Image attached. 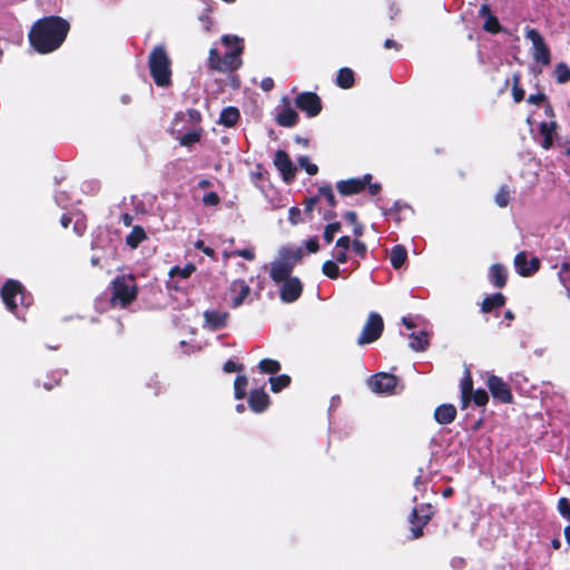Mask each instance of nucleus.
Instances as JSON below:
<instances>
[{
    "label": "nucleus",
    "instance_id": "7ed1b4c3",
    "mask_svg": "<svg viewBox=\"0 0 570 570\" xmlns=\"http://www.w3.org/2000/svg\"><path fill=\"white\" fill-rule=\"evenodd\" d=\"M150 76L158 87L171 85V60L163 45L154 47L148 58Z\"/></svg>",
    "mask_w": 570,
    "mask_h": 570
},
{
    "label": "nucleus",
    "instance_id": "ddd939ff",
    "mask_svg": "<svg viewBox=\"0 0 570 570\" xmlns=\"http://www.w3.org/2000/svg\"><path fill=\"white\" fill-rule=\"evenodd\" d=\"M274 165L285 183L289 184L295 179L297 169L285 150L279 149L275 153Z\"/></svg>",
    "mask_w": 570,
    "mask_h": 570
},
{
    "label": "nucleus",
    "instance_id": "e2e57ef3",
    "mask_svg": "<svg viewBox=\"0 0 570 570\" xmlns=\"http://www.w3.org/2000/svg\"><path fill=\"white\" fill-rule=\"evenodd\" d=\"M195 246H196V248L200 249L206 256H208V257L215 256V250L212 247L206 246L203 240H198L195 244Z\"/></svg>",
    "mask_w": 570,
    "mask_h": 570
},
{
    "label": "nucleus",
    "instance_id": "7c9ffc66",
    "mask_svg": "<svg viewBox=\"0 0 570 570\" xmlns=\"http://www.w3.org/2000/svg\"><path fill=\"white\" fill-rule=\"evenodd\" d=\"M145 239H147V234L145 229L136 225L132 227L131 232L126 237V244L130 248H137Z\"/></svg>",
    "mask_w": 570,
    "mask_h": 570
},
{
    "label": "nucleus",
    "instance_id": "e433bc0d",
    "mask_svg": "<svg viewBox=\"0 0 570 570\" xmlns=\"http://www.w3.org/2000/svg\"><path fill=\"white\" fill-rule=\"evenodd\" d=\"M248 380L245 375H237L234 381V396L236 400H243L246 396Z\"/></svg>",
    "mask_w": 570,
    "mask_h": 570
},
{
    "label": "nucleus",
    "instance_id": "20e7f679",
    "mask_svg": "<svg viewBox=\"0 0 570 570\" xmlns=\"http://www.w3.org/2000/svg\"><path fill=\"white\" fill-rule=\"evenodd\" d=\"M110 304L116 307L126 308L136 301L138 287L136 278L131 274L116 276L110 284Z\"/></svg>",
    "mask_w": 570,
    "mask_h": 570
},
{
    "label": "nucleus",
    "instance_id": "cd10ccee",
    "mask_svg": "<svg viewBox=\"0 0 570 570\" xmlns=\"http://www.w3.org/2000/svg\"><path fill=\"white\" fill-rule=\"evenodd\" d=\"M298 114L291 107H285L276 117V122L282 127H294L298 122Z\"/></svg>",
    "mask_w": 570,
    "mask_h": 570
},
{
    "label": "nucleus",
    "instance_id": "c85d7f7f",
    "mask_svg": "<svg viewBox=\"0 0 570 570\" xmlns=\"http://www.w3.org/2000/svg\"><path fill=\"white\" fill-rule=\"evenodd\" d=\"M407 259V250L403 245H395L390 253V263L394 269H400Z\"/></svg>",
    "mask_w": 570,
    "mask_h": 570
},
{
    "label": "nucleus",
    "instance_id": "0e129e2a",
    "mask_svg": "<svg viewBox=\"0 0 570 570\" xmlns=\"http://www.w3.org/2000/svg\"><path fill=\"white\" fill-rule=\"evenodd\" d=\"M301 209L297 208V207H292L289 209V220L292 224H298L302 219H301Z\"/></svg>",
    "mask_w": 570,
    "mask_h": 570
},
{
    "label": "nucleus",
    "instance_id": "473e14b6",
    "mask_svg": "<svg viewBox=\"0 0 570 570\" xmlns=\"http://www.w3.org/2000/svg\"><path fill=\"white\" fill-rule=\"evenodd\" d=\"M292 379L287 374H281L269 379L271 390L273 393H279L282 390L289 386Z\"/></svg>",
    "mask_w": 570,
    "mask_h": 570
},
{
    "label": "nucleus",
    "instance_id": "49530a36",
    "mask_svg": "<svg viewBox=\"0 0 570 570\" xmlns=\"http://www.w3.org/2000/svg\"><path fill=\"white\" fill-rule=\"evenodd\" d=\"M298 165L306 170V173L311 176H314L318 173L317 165L311 163L309 158L306 156H302L297 159Z\"/></svg>",
    "mask_w": 570,
    "mask_h": 570
},
{
    "label": "nucleus",
    "instance_id": "2f4dec72",
    "mask_svg": "<svg viewBox=\"0 0 570 570\" xmlns=\"http://www.w3.org/2000/svg\"><path fill=\"white\" fill-rule=\"evenodd\" d=\"M410 347L416 352H423L429 346L428 333L420 331L410 335Z\"/></svg>",
    "mask_w": 570,
    "mask_h": 570
},
{
    "label": "nucleus",
    "instance_id": "a18cd8bd",
    "mask_svg": "<svg viewBox=\"0 0 570 570\" xmlns=\"http://www.w3.org/2000/svg\"><path fill=\"white\" fill-rule=\"evenodd\" d=\"M225 257H243L247 261L255 259V252L253 248L235 249L230 253H224Z\"/></svg>",
    "mask_w": 570,
    "mask_h": 570
},
{
    "label": "nucleus",
    "instance_id": "c756f323",
    "mask_svg": "<svg viewBox=\"0 0 570 570\" xmlns=\"http://www.w3.org/2000/svg\"><path fill=\"white\" fill-rule=\"evenodd\" d=\"M354 71L351 68L343 67L337 71L336 85L342 89H350L354 86Z\"/></svg>",
    "mask_w": 570,
    "mask_h": 570
},
{
    "label": "nucleus",
    "instance_id": "423d86ee",
    "mask_svg": "<svg viewBox=\"0 0 570 570\" xmlns=\"http://www.w3.org/2000/svg\"><path fill=\"white\" fill-rule=\"evenodd\" d=\"M384 331L382 316L376 312H371L357 338L358 345L371 344L377 341Z\"/></svg>",
    "mask_w": 570,
    "mask_h": 570
},
{
    "label": "nucleus",
    "instance_id": "13d9d810",
    "mask_svg": "<svg viewBox=\"0 0 570 570\" xmlns=\"http://www.w3.org/2000/svg\"><path fill=\"white\" fill-rule=\"evenodd\" d=\"M305 247L306 249L309 252V253H317L320 250V244H318V239L316 236L312 237V238H308L306 242H305Z\"/></svg>",
    "mask_w": 570,
    "mask_h": 570
},
{
    "label": "nucleus",
    "instance_id": "5701e85b",
    "mask_svg": "<svg viewBox=\"0 0 570 570\" xmlns=\"http://www.w3.org/2000/svg\"><path fill=\"white\" fill-rule=\"evenodd\" d=\"M489 281L497 288H503L508 283V271L502 264H493L489 268Z\"/></svg>",
    "mask_w": 570,
    "mask_h": 570
},
{
    "label": "nucleus",
    "instance_id": "4468645a",
    "mask_svg": "<svg viewBox=\"0 0 570 570\" xmlns=\"http://www.w3.org/2000/svg\"><path fill=\"white\" fill-rule=\"evenodd\" d=\"M514 267L520 276L530 277L540 269L541 262L538 257H532L528 261V254L523 250L514 256Z\"/></svg>",
    "mask_w": 570,
    "mask_h": 570
},
{
    "label": "nucleus",
    "instance_id": "f257e3e1",
    "mask_svg": "<svg viewBox=\"0 0 570 570\" xmlns=\"http://www.w3.org/2000/svg\"><path fill=\"white\" fill-rule=\"evenodd\" d=\"M70 23L59 16H48L37 20L30 31L29 41L38 53H50L65 42Z\"/></svg>",
    "mask_w": 570,
    "mask_h": 570
},
{
    "label": "nucleus",
    "instance_id": "6e6d98bb",
    "mask_svg": "<svg viewBox=\"0 0 570 570\" xmlns=\"http://www.w3.org/2000/svg\"><path fill=\"white\" fill-rule=\"evenodd\" d=\"M243 364H236L233 360L226 361L223 365V371L225 373L239 372L243 371Z\"/></svg>",
    "mask_w": 570,
    "mask_h": 570
},
{
    "label": "nucleus",
    "instance_id": "b1692460",
    "mask_svg": "<svg viewBox=\"0 0 570 570\" xmlns=\"http://www.w3.org/2000/svg\"><path fill=\"white\" fill-rule=\"evenodd\" d=\"M558 125L556 121H543L539 126L540 135L543 137L541 147L550 149L553 146V136L556 134Z\"/></svg>",
    "mask_w": 570,
    "mask_h": 570
},
{
    "label": "nucleus",
    "instance_id": "72a5a7b5",
    "mask_svg": "<svg viewBox=\"0 0 570 570\" xmlns=\"http://www.w3.org/2000/svg\"><path fill=\"white\" fill-rule=\"evenodd\" d=\"M258 368L262 373L274 375L281 371V364L276 360L263 358L258 363Z\"/></svg>",
    "mask_w": 570,
    "mask_h": 570
},
{
    "label": "nucleus",
    "instance_id": "4d7b16f0",
    "mask_svg": "<svg viewBox=\"0 0 570 570\" xmlns=\"http://www.w3.org/2000/svg\"><path fill=\"white\" fill-rule=\"evenodd\" d=\"M570 271V263L563 262L560 266V271L558 273L559 281L563 286H567V277L566 274Z\"/></svg>",
    "mask_w": 570,
    "mask_h": 570
},
{
    "label": "nucleus",
    "instance_id": "c9c22d12",
    "mask_svg": "<svg viewBox=\"0 0 570 570\" xmlns=\"http://www.w3.org/2000/svg\"><path fill=\"white\" fill-rule=\"evenodd\" d=\"M203 128H197L186 132L179 138V144L185 147H190L194 144L200 141Z\"/></svg>",
    "mask_w": 570,
    "mask_h": 570
},
{
    "label": "nucleus",
    "instance_id": "37998d69",
    "mask_svg": "<svg viewBox=\"0 0 570 570\" xmlns=\"http://www.w3.org/2000/svg\"><path fill=\"white\" fill-rule=\"evenodd\" d=\"M322 272L331 279H336L340 276V268L336 262L326 261L322 265Z\"/></svg>",
    "mask_w": 570,
    "mask_h": 570
},
{
    "label": "nucleus",
    "instance_id": "680f3d73",
    "mask_svg": "<svg viewBox=\"0 0 570 570\" xmlns=\"http://www.w3.org/2000/svg\"><path fill=\"white\" fill-rule=\"evenodd\" d=\"M347 252L342 248H335V252L333 253V256L335 258L336 263L344 264L347 262Z\"/></svg>",
    "mask_w": 570,
    "mask_h": 570
},
{
    "label": "nucleus",
    "instance_id": "bf43d9fd",
    "mask_svg": "<svg viewBox=\"0 0 570 570\" xmlns=\"http://www.w3.org/2000/svg\"><path fill=\"white\" fill-rule=\"evenodd\" d=\"M546 100H547V96L543 92H538V94L530 95L528 97L527 101L531 105H540V104L544 102Z\"/></svg>",
    "mask_w": 570,
    "mask_h": 570
},
{
    "label": "nucleus",
    "instance_id": "a211bd4d",
    "mask_svg": "<svg viewBox=\"0 0 570 570\" xmlns=\"http://www.w3.org/2000/svg\"><path fill=\"white\" fill-rule=\"evenodd\" d=\"M479 17L484 18L483 30L497 35L502 30L499 19L492 13L488 3H482L479 9Z\"/></svg>",
    "mask_w": 570,
    "mask_h": 570
},
{
    "label": "nucleus",
    "instance_id": "774afa93",
    "mask_svg": "<svg viewBox=\"0 0 570 570\" xmlns=\"http://www.w3.org/2000/svg\"><path fill=\"white\" fill-rule=\"evenodd\" d=\"M353 234L355 236L354 239H358L364 234V225L362 223H357L353 226Z\"/></svg>",
    "mask_w": 570,
    "mask_h": 570
},
{
    "label": "nucleus",
    "instance_id": "f8f14e48",
    "mask_svg": "<svg viewBox=\"0 0 570 570\" xmlns=\"http://www.w3.org/2000/svg\"><path fill=\"white\" fill-rule=\"evenodd\" d=\"M525 37L531 40L534 53L533 58L537 62L542 63L543 66H548L551 62V53L550 49L544 42L543 37L540 35V32L537 29H529L527 31Z\"/></svg>",
    "mask_w": 570,
    "mask_h": 570
},
{
    "label": "nucleus",
    "instance_id": "0eeeda50",
    "mask_svg": "<svg viewBox=\"0 0 570 570\" xmlns=\"http://www.w3.org/2000/svg\"><path fill=\"white\" fill-rule=\"evenodd\" d=\"M433 514L434 511L431 504H422L420 508L412 509L411 514L409 517L412 539H419L423 537V529L431 521Z\"/></svg>",
    "mask_w": 570,
    "mask_h": 570
},
{
    "label": "nucleus",
    "instance_id": "338daca9",
    "mask_svg": "<svg viewBox=\"0 0 570 570\" xmlns=\"http://www.w3.org/2000/svg\"><path fill=\"white\" fill-rule=\"evenodd\" d=\"M261 88L264 90V91H269L274 88V80L269 77L267 78H264L261 82Z\"/></svg>",
    "mask_w": 570,
    "mask_h": 570
},
{
    "label": "nucleus",
    "instance_id": "4c0bfd02",
    "mask_svg": "<svg viewBox=\"0 0 570 570\" xmlns=\"http://www.w3.org/2000/svg\"><path fill=\"white\" fill-rule=\"evenodd\" d=\"M196 271V266L191 263L189 264H186L184 267H179V266H174L170 271H169V276L171 278H175V277H180L183 279H186L188 277H190V275Z\"/></svg>",
    "mask_w": 570,
    "mask_h": 570
},
{
    "label": "nucleus",
    "instance_id": "9b49d317",
    "mask_svg": "<svg viewBox=\"0 0 570 570\" xmlns=\"http://www.w3.org/2000/svg\"><path fill=\"white\" fill-rule=\"evenodd\" d=\"M372 178L371 174H365L363 177L338 180L336 189L344 197L357 195L366 188V185H370Z\"/></svg>",
    "mask_w": 570,
    "mask_h": 570
},
{
    "label": "nucleus",
    "instance_id": "603ef678",
    "mask_svg": "<svg viewBox=\"0 0 570 570\" xmlns=\"http://www.w3.org/2000/svg\"><path fill=\"white\" fill-rule=\"evenodd\" d=\"M318 202H320V195L311 196V197L306 198L304 202V205H305L304 210L309 216L311 219L313 218V210Z\"/></svg>",
    "mask_w": 570,
    "mask_h": 570
},
{
    "label": "nucleus",
    "instance_id": "9d476101",
    "mask_svg": "<svg viewBox=\"0 0 570 570\" xmlns=\"http://www.w3.org/2000/svg\"><path fill=\"white\" fill-rule=\"evenodd\" d=\"M492 397L503 404L513 403V394L508 383L502 377L490 374L485 381Z\"/></svg>",
    "mask_w": 570,
    "mask_h": 570
},
{
    "label": "nucleus",
    "instance_id": "393cba45",
    "mask_svg": "<svg viewBox=\"0 0 570 570\" xmlns=\"http://www.w3.org/2000/svg\"><path fill=\"white\" fill-rule=\"evenodd\" d=\"M279 259L283 263L289 264L292 267H295V265L301 262L303 257V250L302 248H292V247H282L279 249Z\"/></svg>",
    "mask_w": 570,
    "mask_h": 570
},
{
    "label": "nucleus",
    "instance_id": "79ce46f5",
    "mask_svg": "<svg viewBox=\"0 0 570 570\" xmlns=\"http://www.w3.org/2000/svg\"><path fill=\"white\" fill-rule=\"evenodd\" d=\"M473 402L475 406H485L489 402V394L483 389H478L470 394V403Z\"/></svg>",
    "mask_w": 570,
    "mask_h": 570
},
{
    "label": "nucleus",
    "instance_id": "39448f33",
    "mask_svg": "<svg viewBox=\"0 0 570 570\" xmlns=\"http://www.w3.org/2000/svg\"><path fill=\"white\" fill-rule=\"evenodd\" d=\"M1 299L4 306L19 318H24L20 315L17 299L19 298L20 305L28 308L32 304V296L27 292L26 287L16 279H7L0 291Z\"/></svg>",
    "mask_w": 570,
    "mask_h": 570
},
{
    "label": "nucleus",
    "instance_id": "f03ea898",
    "mask_svg": "<svg viewBox=\"0 0 570 570\" xmlns=\"http://www.w3.org/2000/svg\"><path fill=\"white\" fill-rule=\"evenodd\" d=\"M222 43L227 51L222 56L217 48H212L208 53V68L223 73L240 68L243 62L240 57L244 51L243 39L237 36L225 35L222 37Z\"/></svg>",
    "mask_w": 570,
    "mask_h": 570
},
{
    "label": "nucleus",
    "instance_id": "5fc2aeb1",
    "mask_svg": "<svg viewBox=\"0 0 570 570\" xmlns=\"http://www.w3.org/2000/svg\"><path fill=\"white\" fill-rule=\"evenodd\" d=\"M401 208H402V206L400 205V203L395 202L394 205L391 208L385 209L383 212V214L385 216L392 217L396 223H400L401 222V217L399 215V212H400Z\"/></svg>",
    "mask_w": 570,
    "mask_h": 570
},
{
    "label": "nucleus",
    "instance_id": "8fccbe9b",
    "mask_svg": "<svg viewBox=\"0 0 570 570\" xmlns=\"http://www.w3.org/2000/svg\"><path fill=\"white\" fill-rule=\"evenodd\" d=\"M559 513L570 521V500L568 498H560L558 501Z\"/></svg>",
    "mask_w": 570,
    "mask_h": 570
},
{
    "label": "nucleus",
    "instance_id": "f704fd0d",
    "mask_svg": "<svg viewBox=\"0 0 570 570\" xmlns=\"http://www.w3.org/2000/svg\"><path fill=\"white\" fill-rule=\"evenodd\" d=\"M63 373L60 371L51 372L50 375H48V380H38V386H42L43 389L50 391L55 386L59 385L62 380Z\"/></svg>",
    "mask_w": 570,
    "mask_h": 570
},
{
    "label": "nucleus",
    "instance_id": "052dcab7",
    "mask_svg": "<svg viewBox=\"0 0 570 570\" xmlns=\"http://www.w3.org/2000/svg\"><path fill=\"white\" fill-rule=\"evenodd\" d=\"M351 246H352V242H351L350 236H341L336 240V244H335V248H342L345 250H348Z\"/></svg>",
    "mask_w": 570,
    "mask_h": 570
},
{
    "label": "nucleus",
    "instance_id": "864d4df0",
    "mask_svg": "<svg viewBox=\"0 0 570 570\" xmlns=\"http://www.w3.org/2000/svg\"><path fill=\"white\" fill-rule=\"evenodd\" d=\"M220 202V198L216 191H209L203 197V204L205 206H217Z\"/></svg>",
    "mask_w": 570,
    "mask_h": 570
},
{
    "label": "nucleus",
    "instance_id": "3c124183",
    "mask_svg": "<svg viewBox=\"0 0 570 570\" xmlns=\"http://www.w3.org/2000/svg\"><path fill=\"white\" fill-rule=\"evenodd\" d=\"M352 249L360 258L364 259L366 257L367 246L364 242L354 239L352 242Z\"/></svg>",
    "mask_w": 570,
    "mask_h": 570
},
{
    "label": "nucleus",
    "instance_id": "412c9836",
    "mask_svg": "<svg viewBox=\"0 0 570 570\" xmlns=\"http://www.w3.org/2000/svg\"><path fill=\"white\" fill-rule=\"evenodd\" d=\"M228 316L229 315L227 312H220L215 309L206 311L204 313L205 323L213 331L224 328L227 325Z\"/></svg>",
    "mask_w": 570,
    "mask_h": 570
},
{
    "label": "nucleus",
    "instance_id": "69168bd1",
    "mask_svg": "<svg viewBox=\"0 0 570 570\" xmlns=\"http://www.w3.org/2000/svg\"><path fill=\"white\" fill-rule=\"evenodd\" d=\"M344 219L351 224V225H356L358 223V219H357V214L354 212V210H348L346 213H344L343 215Z\"/></svg>",
    "mask_w": 570,
    "mask_h": 570
},
{
    "label": "nucleus",
    "instance_id": "1a4fd4ad",
    "mask_svg": "<svg viewBox=\"0 0 570 570\" xmlns=\"http://www.w3.org/2000/svg\"><path fill=\"white\" fill-rule=\"evenodd\" d=\"M399 377L391 373L380 372L367 380V385L376 394H394Z\"/></svg>",
    "mask_w": 570,
    "mask_h": 570
},
{
    "label": "nucleus",
    "instance_id": "6e6552de",
    "mask_svg": "<svg viewBox=\"0 0 570 570\" xmlns=\"http://www.w3.org/2000/svg\"><path fill=\"white\" fill-rule=\"evenodd\" d=\"M295 107L305 112L308 118L316 117L323 109L321 97L314 91L299 92L294 99Z\"/></svg>",
    "mask_w": 570,
    "mask_h": 570
},
{
    "label": "nucleus",
    "instance_id": "dca6fc26",
    "mask_svg": "<svg viewBox=\"0 0 570 570\" xmlns=\"http://www.w3.org/2000/svg\"><path fill=\"white\" fill-rule=\"evenodd\" d=\"M247 403L253 412L263 413L271 405V399L263 387L254 389L249 392Z\"/></svg>",
    "mask_w": 570,
    "mask_h": 570
},
{
    "label": "nucleus",
    "instance_id": "58836bf2",
    "mask_svg": "<svg viewBox=\"0 0 570 570\" xmlns=\"http://www.w3.org/2000/svg\"><path fill=\"white\" fill-rule=\"evenodd\" d=\"M495 204L499 207H507L511 200V189L507 185L500 186L494 196Z\"/></svg>",
    "mask_w": 570,
    "mask_h": 570
},
{
    "label": "nucleus",
    "instance_id": "6ab92c4d",
    "mask_svg": "<svg viewBox=\"0 0 570 570\" xmlns=\"http://www.w3.org/2000/svg\"><path fill=\"white\" fill-rule=\"evenodd\" d=\"M294 267H292L287 263H283L279 259H276L271 265L269 276L272 281L276 284H279L286 279L292 278Z\"/></svg>",
    "mask_w": 570,
    "mask_h": 570
},
{
    "label": "nucleus",
    "instance_id": "ea45409f",
    "mask_svg": "<svg viewBox=\"0 0 570 570\" xmlns=\"http://www.w3.org/2000/svg\"><path fill=\"white\" fill-rule=\"evenodd\" d=\"M554 76L558 83H566L570 80V68L564 62H559L554 68Z\"/></svg>",
    "mask_w": 570,
    "mask_h": 570
},
{
    "label": "nucleus",
    "instance_id": "f3484780",
    "mask_svg": "<svg viewBox=\"0 0 570 570\" xmlns=\"http://www.w3.org/2000/svg\"><path fill=\"white\" fill-rule=\"evenodd\" d=\"M229 292L232 295V306L237 308L249 296L250 287L244 279H235L229 285Z\"/></svg>",
    "mask_w": 570,
    "mask_h": 570
},
{
    "label": "nucleus",
    "instance_id": "09e8293b",
    "mask_svg": "<svg viewBox=\"0 0 570 570\" xmlns=\"http://www.w3.org/2000/svg\"><path fill=\"white\" fill-rule=\"evenodd\" d=\"M520 82V76L514 75L513 76V88H512V96L515 102H521L524 99V90L519 86Z\"/></svg>",
    "mask_w": 570,
    "mask_h": 570
},
{
    "label": "nucleus",
    "instance_id": "4be33fe9",
    "mask_svg": "<svg viewBox=\"0 0 570 570\" xmlns=\"http://www.w3.org/2000/svg\"><path fill=\"white\" fill-rule=\"evenodd\" d=\"M461 389V397H460V407L461 410H465L470 405V394L473 390V379L470 370H465L463 373V377L460 383Z\"/></svg>",
    "mask_w": 570,
    "mask_h": 570
},
{
    "label": "nucleus",
    "instance_id": "de8ad7c7",
    "mask_svg": "<svg viewBox=\"0 0 570 570\" xmlns=\"http://www.w3.org/2000/svg\"><path fill=\"white\" fill-rule=\"evenodd\" d=\"M185 116L187 117V121L193 125L199 124L203 119L200 111L197 109H194V108L188 109L186 111ZM183 117H184V114H178L176 116V118H181V119H183Z\"/></svg>",
    "mask_w": 570,
    "mask_h": 570
},
{
    "label": "nucleus",
    "instance_id": "aec40b11",
    "mask_svg": "<svg viewBox=\"0 0 570 570\" xmlns=\"http://www.w3.org/2000/svg\"><path fill=\"white\" fill-rule=\"evenodd\" d=\"M456 407L451 403H443L435 407L434 420L441 425H448L456 419Z\"/></svg>",
    "mask_w": 570,
    "mask_h": 570
},
{
    "label": "nucleus",
    "instance_id": "2eb2a0df",
    "mask_svg": "<svg viewBox=\"0 0 570 570\" xmlns=\"http://www.w3.org/2000/svg\"><path fill=\"white\" fill-rule=\"evenodd\" d=\"M303 293V284L298 277H292L282 282L279 289L281 301L284 303L296 302Z\"/></svg>",
    "mask_w": 570,
    "mask_h": 570
},
{
    "label": "nucleus",
    "instance_id": "a878e982",
    "mask_svg": "<svg viewBox=\"0 0 570 570\" xmlns=\"http://www.w3.org/2000/svg\"><path fill=\"white\" fill-rule=\"evenodd\" d=\"M240 119V112L238 108L228 106L225 107L218 119V124L225 127H234Z\"/></svg>",
    "mask_w": 570,
    "mask_h": 570
},
{
    "label": "nucleus",
    "instance_id": "a19ab883",
    "mask_svg": "<svg viewBox=\"0 0 570 570\" xmlns=\"http://www.w3.org/2000/svg\"><path fill=\"white\" fill-rule=\"evenodd\" d=\"M320 198L323 197L326 199L328 206L334 208L337 205L335 195L333 193V188L330 184H325L318 188Z\"/></svg>",
    "mask_w": 570,
    "mask_h": 570
},
{
    "label": "nucleus",
    "instance_id": "c03bdc74",
    "mask_svg": "<svg viewBox=\"0 0 570 570\" xmlns=\"http://www.w3.org/2000/svg\"><path fill=\"white\" fill-rule=\"evenodd\" d=\"M342 228V224L340 222L330 223L325 226L323 233V239L326 244H331L334 239V236Z\"/></svg>",
    "mask_w": 570,
    "mask_h": 570
},
{
    "label": "nucleus",
    "instance_id": "bb28decb",
    "mask_svg": "<svg viewBox=\"0 0 570 570\" xmlns=\"http://www.w3.org/2000/svg\"><path fill=\"white\" fill-rule=\"evenodd\" d=\"M507 297L502 293H495L487 296L481 303V311L483 313H490L495 308H501L505 305Z\"/></svg>",
    "mask_w": 570,
    "mask_h": 570
}]
</instances>
